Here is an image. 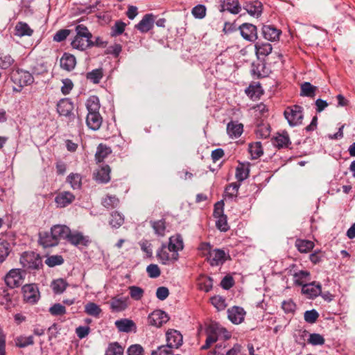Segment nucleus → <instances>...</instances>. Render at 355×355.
Masks as SVG:
<instances>
[{
	"instance_id": "e433bc0d",
	"label": "nucleus",
	"mask_w": 355,
	"mask_h": 355,
	"mask_svg": "<svg viewBox=\"0 0 355 355\" xmlns=\"http://www.w3.org/2000/svg\"><path fill=\"white\" fill-rule=\"evenodd\" d=\"M67 182L73 189H79L82 186V176L79 173H70L67 178Z\"/></svg>"
},
{
	"instance_id": "37998d69",
	"label": "nucleus",
	"mask_w": 355,
	"mask_h": 355,
	"mask_svg": "<svg viewBox=\"0 0 355 355\" xmlns=\"http://www.w3.org/2000/svg\"><path fill=\"white\" fill-rule=\"evenodd\" d=\"M248 150L252 159H257L263 154V149L260 142L250 144Z\"/></svg>"
},
{
	"instance_id": "5fc2aeb1",
	"label": "nucleus",
	"mask_w": 355,
	"mask_h": 355,
	"mask_svg": "<svg viewBox=\"0 0 355 355\" xmlns=\"http://www.w3.org/2000/svg\"><path fill=\"white\" fill-rule=\"evenodd\" d=\"M212 286V279L209 277H203L199 279L198 288L205 292H209Z\"/></svg>"
},
{
	"instance_id": "ea45409f",
	"label": "nucleus",
	"mask_w": 355,
	"mask_h": 355,
	"mask_svg": "<svg viewBox=\"0 0 355 355\" xmlns=\"http://www.w3.org/2000/svg\"><path fill=\"white\" fill-rule=\"evenodd\" d=\"M68 284L63 279H58L54 280L51 284L53 292L56 294L62 293L67 288Z\"/></svg>"
},
{
	"instance_id": "774afa93",
	"label": "nucleus",
	"mask_w": 355,
	"mask_h": 355,
	"mask_svg": "<svg viewBox=\"0 0 355 355\" xmlns=\"http://www.w3.org/2000/svg\"><path fill=\"white\" fill-rule=\"evenodd\" d=\"M171 349L170 347H168V345L166 346L162 345L157 347L156 350L153 351L151 355H171Z\"/></svg>"
},
{
	"instance_id": "6e6552de",
	"label": "nucleus",
	"mask_w": 355,
	"mask_h": 355,
	"mask_svg": "<svg viewBox=\"0 0 355 355\" xmlns=\"http://www.w3.org/2000/svg\"><path fill=\"white\" fill-rule=\"evenodd\" d=\"M222 326L218 324H211L209 325L207 329L206 343L202 347V349L208 348L212 343L220 339V334H221L220 329H222Z\"/></svg>"
},
{
	"instance_id": "b1692460",
	"label": "nucleus",
	"mask_w": 355,
	"mask_h": 355,
	"mask_svg": "<svg viewBox=\"0 0 355 355\" xmlns=\"http://www.w3.org/2000/svg\"><path fill=\"white\" fill-rule=\"evenodd\" d=\"M115 326L121 332H130L135 331L136 325L135 323L129 319H121L115 321Z\"/></svg>"
},
{
	"instance_id": "c756f323",
	"label": "nucleus",
	"mask_w": 355,
	"mask_h": 355,
	"mask_svg": "<svg viewBox=\"0 0 355 355\" xmlns=\"http://www.w3.org/2000/svg\"><path fill=\"white\" fill-rule=\"evenodd\" d=\"M167 246L173 252L178 253V251L183 249V241L180 235L176 234L169 239Z\"/></svg>"
},
{
	"instance_id": "4be33fe9",
	"label": "nucleus",
	"mask_w": 355,
	"mask_h": 355,
	"mask_svg": "<svg viewBox=\"0 0 355 355\" xmlns=\"http://www.w3.org/2000/svg\"><path fill=\"white\" fill-rule=\"evenodd\" d=\"M110 306L113 311H124L128 306V298L114 297L110 302Z\"/></svg>"
},
{
	"instance_id": "393cba45",
	"label": "nucleus",
	"mask_w": 355,
	"mask_h": 355,
	"mask_svg": "<svg viewBox=\"0 0 355 355\" xmlns=\"http://www.w3.org/2000/svg\"><path fill=\"white\" fill-rule=\"evenodd\" d=\"M76 64V58L69 53H64L60 59V67L66 71H71Z\"/></svg>"
},
{
	"instance_id": "864d4df0",
	"label": "nucleus",
	"mask_w": 355,
	"mask_h": 355,
	"mask_svg": "<svg viewBox=\"0 0 355 355\" xmlns=\"http://www.w3.org/2000/svg\"><path fill=\"white\" fill-rule=\"evenodd\" d=\"M211 302L212 305L218 311L224 310L227 306V304L225 303V300L220 295H216V296L212 297L211 298Z\"/></svg>"
},
{
	"instance_id": "6e6d98bb",
	"label": "nucleus",
	"mask_w": 355,
	"mask_h": 355,
	"mask_svg": "<svg viewBox=\"0 0 355 355\" xmlns=\"http://www.w3.org/2000/svg\"><path fill=\"white\" fill-rule=\"evenodd\" d=\"M128 289L130 291V297L133 300H140L143 297L144 291L141 288L136 286H131Z\"/></svg>"
},
{
	"instance_id": "680f3d73",
	"label": "nucleus",
	"mask_w": 355,
	"mask_h": 355,
	"mask_svg": "<svg viewBox=\"0 0 355 355\" xmlns=\"http://www.w3.org/2000/svg\"><path fill=\"white\" fill-rule=\"evenodd\" d=\"M216 227L223 232H226L229 230V225L227 222L226 216H220L219 217L216 218Z\"/></svg>"
},
{
	"instance_id": "f8f14e48",
	"label": "nucleus",
	"mask_w": 355,
	"mask_h": 355,
	"mask_svg": "<svg viewBox=\"0 0 355 355\" xmlns=\"http://www.w3.org/2000/svg\"><path fill=\"white\" fill-rule=\"evenodd\" d=\"M166 339L168 347L178 349L182 344V336L177 330L169 329L166 333Z\"/></svg>"
},
{
	"instance_id": "0e129e2a",
	"label": "nucleus",
	"mask_w": 355,
	"mask_h": 355,
	"mask_svg": "<svg viewBox=\"0 0 355 355\" xmlns=\"http://www.w3.org/2000/svg\"><path fill=\"white\" fill-rule=\"evenodd\" d=\"M144 348L139 344H135L130 345L128 350V355H144Z\"/></svg>"
},
{
	"instance_id": "9b49d317",
	"label": "nucleus",
	"mask_w": 355,
	"mask_h": 355,
	"mask_svg": "<svg viewBox=\"0 0 355 355\" xmlns=\"http://www.w3.org/2000/svg\"><path fill=\"white\" fill-rule=\"evenodd\" d=\"M239 30L241 36L248 41L254 42L258 37L257 26L252 24L244 23L239 26Z\"/></svg>"
},
{
	"instance_id": "cd10ccee",
	"label": "nucleus",
	"mask_w": 355,
	"mask_h": 355,
	"mask_svg": "<svg viewBox=\"0 0 355 355\" xmlns=\"http://www.w3.org/2000/svg\"><path fill=\"white\" fill-rule=\"evenodd\" d=\"M295 246L301 253H308L313 249L315 244L313 241L306 239H296Z\"/></svg>"
},
{
	"instance_id": "69168bd1",
	"label": "nucleus",
	"mask_w": 355,
	"mask_h": 355,
	"mask_svg": "<svg viewBox=\"0 0 355 355\" xmlns=\"http://www.w3.org/2000/svg\"><path fill=\"white\" fill-rule=\"evenodd\" d=\"M70 34V30L61 29L58 31L53 36V40L55 42L64 41Z\"/></svg>"
},
{
	"instance_id": "f704fd0d",
	"label": "nucleus",
	"mask_w": 355,
	"mask_h": 355,
	"mask_svg": "<svg viewBox=\"0 0 355 355\" xmlns=\"http://www.w3.org/2000/svg\"><path fill=\"white\" fill-rule=\"evenodd\" d=\"M310 272L307 270H299L293 274V281L295 284L303 286L309 280Z\"/></svg>"
},
{
	"instance_id": "052dcab7",
	"label": "nucleus",
	"mask_w": 355,
	"mask_h": 355,
	"mask_svg": "<svg viewBox=\"0 0 355 355\" xmlns=\"http://www.w3.org/2000/svg\"><path fill=\"white\" fill-rule=\"evenodd\" d=\"M49 312L52 315H62L66 313V309L60 304H55L49 309Z\"/></svg>"
},
{
	"instance_id": "7c9ffc66",
	"label": "nucleus",
	"mask_w": 355,
	"mask_h": 355,
	"mask_svg": "<svg viewBox=\"0 0 355 355\" xmlns=\"http://www.w3.org/2000/svg\"><path fill=\"white\" fill-rule=\"evenodd\" d=\"M110 168L109 166L105 165L96 171L95 178L98 182L106 183L110 180Z\"/></svg>"
},
{
	"instance_id": "de8ad7c7",
	"label": "nucleus",
	"mask_w": 355,
	"mask_h": 355,
	"mask_svg": "<svg viewBox=\"0 0 355 355\" xmlns=\"http://www.w3.org/2000/svg\"><path fill=\"white\" fill-rule=\"evenodd\" d=\"M87 78L94 84H98L103 78V70L96 69L87 73Z\"/></svg>"
},
{
	"instance_id": "bf43d9fd",
	"label": "nucleus",
	"mask_w": 355,
	"mask_h": 355,
	"mask_svg": "<svg viewBox=\"0 0 355 355\" xmlns=\"http://www.w3.org/2000/svg\"><path fill=\"white\" fill-rule=\"evenodd\" d=\"M282 308L286 313H293L295 311L296 305L292 300L289 299L282 302Z\"/></svg>"
},
{
	"instance_id": "423d86ee",
	"label": "nucleus",
	"mask_w": 355,
	"mask_h": 355,
	"mask_svg": "<svg viewBox=\"0 0 355 355\" xmlns=\"http://www.w3.org/2000/svg\"><path fill=\"white\" fill-rule=\"evenodd\" d=\"M157 257L163 264L175 261L178 259V253L172 251L166 245L163 244L157 252Z\"/></svg>"
},
{
	"instance_id": "338daca9",
	"label": "nucleus",
	"mask_w": 355,
	"mask_h": 355,
	"mask_svg": "<svg viewBox=\"0 0 355 355\" xmlns=\"http://www.w3.org/2000/svg\"><path fill=\"white\" fill-rule=\"evenodd\" d=\"M318 316L319 315L318 312L314 309L306 311L304 313V320L309 323H314L317 320Z\"/></svg>"
},
{
	"instance_id": "09e8293b",
	"label": "nucleus",
	"mask_w": 355,
	"mask_h": 355,
	"mask_svg": "<svg viewBox=\"0 0 355 355\" xmlns=\"http://www.w3.org/2000/svg\"><path fill=\"white\" fill-rule=\"evenodd\" d=\"M316 87L312 85L311 83L306 82L301 85V95L313 97L316 91Z\"/></svg>"
},
{
	"instance_id": "c85d7f7f",
	"label": "nucleus",
	"mask_w": 355,
	"mask_h": 355,
	"mask_svg": "<svg viewBox=\"0 0 355 355\" xmlns=\"http://www.w3.org/2000/svg\"><path fill=\"white\" fill-rule=\"evenodd\" d=\"M15 35L19 37L31 36L33 33V29L30 28L28 24L22 21L18 22L15 27Z\"/></svg>"
},
{
	"instance_id": "5701e85b",
	"label": "nucleus",
	"mask_w": 355,
	"mask_h": 355,
	"mask_svg": "<svg viewBox=\"0 0 355 355\" xmlns=\"http://www.w3.org/2000/svg\"><path fill=\"white\" fill-rule=\"evenodd\" d=\"M67 240L74 245H87L89 243L87 237L84 236L81 233L78 232L69 231V236Z\"/></svg>"
},
{
	"instance_id": "ddd939ff",
	"label": "nucleus",
	"mask_w": 355,
	"mask_h": 355,
	"mask_svg": "<svg viewBox=\"0 0 355 355\" xmlns=\"http://www.w3.org/2000/svg\"><path fill=\"white\" fill-rule=\"evenodd\" d=\"M75 200V196L70 191H61L55 198L58 207L63 208L71 204Z\"/></svg>"
},
{
	"instance_id": "9d476101",
	"label": "nucleus",
	"mask_w": 355,
	"mask_h": 355,
	"mask_svg": "<svg viewBox=\"0 0 355 355\" xmlns=\"http://www.w3.org/2000/svg\"><path fill=\"white\" fill-rule=\"evenodd\" d=\"M24 301L30 304L35 303L39 299V291L35 284H26L22 288Z\"/></svg>"
},
{
	"instance_id": "a878e982",
	"label": "nucleus",
	"mask_w": 355,
	"mask_h": 355,
	"mask_svg": "<svg viewBox=\"0 0 355 355\" xmlns=\"http://www.w3.org/2000/svg\"><path fill=\"white\" fill-rule=\"evenodd\" d=\"M220 12L227 10L232 14H238L241 11V6L238 0H225L221 4Z\"/></svg>"
},
{
	"instance_id": "72a5a7b5",
	"label": "nucleus",
	"mask_w": 355,
	"mask_h": 355,
	"mask_svg": "<svg viewBox=\"0 0 355 355\" xmlns=\"http://www.w3.org/2000/svg\"><path fill=\"white\" fill-rule=\"evenodd\" d=\"M85 105L88 113H99L100 102L97 96H90L87 100Z\"/></svg>"
},
{
	"instance_id": "39448f33",
	"label": "nucleus",
	"mask_w": 355,
	"mask_h": 355,
	"mask_svg": "<svg viewBox=\"0 0 355 355\" xmlns=\"http://www.w3.org/2000/svg\"><path fill=\"white\" fill-rule=\"evenodd\" d=\"M20 263L24 268L37 269L42 265V260L38 254L26 252L21 254Z\"/></svg>"
},
{
	"instance_id": "a211bd4d",
	"label": "nucleus",
	"mask_w": 355,
	"mask_h": 355,
	"mask_svg": "<svg viewBox=\"0 0 355 355\" xmlns=\"http://www.w3.org/2000/svg\"><path fill=\"white\" fill-rule=\"evenodd\" d=\"M103 118L100 113H87L86 123L89 128L97 130L101 126Z\"/></svg>"
},
{
	"instance_id": "f3484780",
	"label": "nucleus",
	"mask_w": 355,
	"mask_h": 355,
	"mask_svg": "<svg viewBox=\"0 0 355 355\" xmlns=\"http://www.w3.org/2000/svg\"><path fill=\"white\" fill-rule=\"evenodd\" d=\"M155 16L152 13L145 15L136 28L141 33H146L153 28Z\"/></svg>"
},
{
	"instance_id": "20e7f679",
	"label": "nucleus",
	"mask_w": 355,
	"mask_h": 355,
	"mask_svg": "<svg viewBox=\"0 0 355 355\" xmlns=\"http://www.w3.org/2000/svg\"><path fill=\"white\" fill-rule=\"evenodd\" d=\"M11 79L19 87V89L14 88V90L17 92H19L21 87L31 85L34 80L31 73L21 69L14 71L11 76Z\"/></svg>"
},
{
	"instance_id": "49530a36",
	"label": "nucleus",
	"mask_w": 355,
	"mask_h": 355,
	"mask_svg": "<svg viewBox=\"0 0 355 355\" xmlns=\"http://www.w3.org/2000/svg\"><path fill=\"white\" fill-rule=\"evenodd\" d=\"M34 343L33 337L32 336H19L15 339V345L16 346L24 348L28 345H32Z\"/></svg>"
},
{
	"instance_id": "4d7b16f0",
	"label": "nucleus",
	"mask_w": 355,
	"mask_h": 355,
	"mask_svg": "<svg viewBox=\"0 0 355 355\" xmlns=\"http://www.w3.org/2000/svg\"><path fill=\"white\" fill-rule=\"evenodd\" d=\"M191 13L194 17L202 19L206 15V7L204 5L199 4L193 8Z\"/></svg>"
},
{
	"instance_id": "e2e57ef3",
	"label": "nucleus",
	"mask_w": 355,
	"mask_h": 355,
	"mask_svg": "<svg viewBox=\"0 0 355 355\" xmlns=\"http://www.w3.org/2000/svg\"><path fill=\"white\" fill-rule=\"evenodd\" d=\"M240 184L236 182L230 184L225 189L226 195L232 198L237 196Z\"/></svg>"
},
{
	"instance_id": "4c0bfd02",
	"label": "nucleus",
	"mask_w": 355,
	"mask_h": 355,
	"mask_svg": "<svg viewBox=\"0 0 355 355\" xmlns=\"http://www.w3.org/2000/svg\"><path fill=\"white\" fill-rule=\"evenodd\" d=\"M255 50L258 56H266L272 52V47L269 43L257 42L255 44Z\"/></svg>"
},
{
	"instance_id": "412c9836",
	"label": "nucleus",
	"mask_w": 355,
	"mask_h": 355,
	"mask_svg": "<svg viewBox=\"0 0 355 355\" xmlns=\"http://www.w3.org/2000/svg\"><path fill=\"white\" fill-rule=\"evenodd\" d=\"M243 132V125L238 121H232L227 125V133L231 138L239 137Z\"/></svg>"
},
{
	"instance_id": "a19ab883",
	"label": "nucleus",
	"mask_w": 355,
	"mask_h": 355,
	"mask_svg": "<svg viewBox=\"0 0 355 355\" xmlns=\"http://www.w3.org/2000/svg\"><path fill=\"white\" fill-rule=\"evenodd\" d=\"M111 152L112 151L109 147L100 144L97 148V151L95 155L96 159L97 162H101L108 155L111 153Z\"/></svg>"
},
{
	"instance_id": "58836bf2",
	"label": "nucleus",
	"mask_w": 355,
	"mask_h": 355,
	"mask_svg": "<svg viewBox=\"0 0 355 355\" xmlns=\"http://www.w3.org/2000/svg\"><path fill=\"white\" fill-rule=\"evenodd\" d=\"M85 312L89 315L98 318L102 310L94 302H89L85 306Z\"/></svg>"
},
{
	"instance_id": "3c124183",
	"label": "nucleus",
	"mask_w": 355,
	"mask_h": 355,
	"mask_svg": "<svg viewBox=\"0 0 355 355\" xmlns=\"http://www.w3.org/2000/svg\"><path fill=\"white\" fill-rule=\"evenodd\" d=\"M15 62L14 59L9 54L1 53L0 55V67L3 69H8Z\"/></svg>"
},
{
	"instance_id": "f257e3e1",
	"label": "nucleus",
	"mask_w": 355,
	"mask_h": 355,
	"mask_svg": "<svg viewBox=\"0 0 355 355\" xmlns=\"http://www.w3.org/2000/svg\"><path fill=\"white\" fill-rule=\"evenodd\" d=\"M75 31L76 34L71 42L73 49L84 51L94 46V42L92 41V34L85 26L83 24L77 25Z\"/></svg>"
},
{
	"instance_id": "79ce46f5",
	"label": "nucleus",
	"mask_w": 355,
	"mask_h": 355,
	"mask_svg": "<svg viewBox=\"0 0 355 355\" xmlns=\"http://www.w3.org/2000/svg\"><path fill=\"white\" fill-rule=\"evenodd\" d=\"M119 200L116 196L107 195L102 200V205L107 209H112L118 206Z\"/></svg>"
},
{
	"instance_id": "dca6fc26",
	"label": "nucleus",
	"mask_w": 355,
	"mask_h": 355,
	"mask_svg": "<svg viewBox=\"0 0 355 355\" xmlns=\"http://www.w3.org/2000/svg\"><path fill=\"white\" fill-rule=\"evenodd\" d=\"M73 110V104L69 98H62L57 104V111L61 116H69Z\"/></svg>"
},
{
	"instance_id": "2f4dec72",
	"label": "nucleus",
	"mask_w": 355,
	"mask_h": 355,
	"mask_svg": "<svg viewBox=\"0 0 355 355\" xmlns=\"http://www.w3.org/2000/svg\"><path fill=\"white\" fill-rule=\"evenodd\" d=\"M249 172L250 170L248 164L239 163L236 168V178L238 181L242 182L248 177Z\"/></svg>"
},
{
	"instance_id": "f03ea898",
	"label": "nucleus",
	"mask_w": 355,
	"mask_h": 355,
	"mask_svg": "<svg viewBox=\"0 0 355 355\" xmlns=\"http://www.w3.org/2000/svg\"><path fill=\"white\" fill-rule=\"evenodd\" d=\"M201 254L207 257V261L212 266L222 265L228 254L221 249H213L210 243H202L199 247Z\"/></svg>"
},
{
	"instance_id": "7ed1b4c3",
	"label": "nucleus",
	"mask_w": 355,
	"mask_h": 355,
	"mask_svg": "<svg viewBox=\"0 0 355 355\" xmlns=\"http://www.w3.org/2000/svg\"><path fill=\"white\" fill-rule=\"evenodd\" d=\"M302 107L299 105L288 107L284 114L291 126H296L302 123L303 119Z\"/></svg>"
},
{
	"instance_id": "603ef678",
	"label": "nucleus",
	"mask_w": 355,
	"mask_h": 355,
	"mask_svg": "<svg viewBox=\"0 0 355 355\" xmlns=\"http://www.w3.org/2000/svg\"><path fill=\"white\" fill-rule=\"evenodd\" d=\"M10 252V244L3 239H0V263L3 262Z\"/></svg>"
},
{
	"instance_id": "4468645a",
	"label": "nucleus",
	"mask_w": 355,
	"mask_h": 355,
	"mask_svg": "<svg viewBox=\"0 0 355 355\" xmlns=\"http://www.w3.org/2000/svg\"><path fill=\"white\" fill-rule=\"evenodd\" d=\"M282 31L271 25H263L262 27V35L263 37L270 42L277 41Z\"/></svg>"
},
{
	"instance_id": "1a4fd4ad",
	"label": "nucleus",
	"mask_w": 355,
	"mask_h": 355,
	"mask_svg": "<svg viewBox=\"0 0 355 355\" xmlns=\"http://www.w3.org/2000/svg\"><path fill=\"white\" fill-rule=\"evenodd\" d=\"M168 319V316L164 311L155 310L148 315V322L151 326L159 327L167 322Z\"/></svg>"
},
{
	"instance_id": "0eeeda50",
	"label": "nucleus",
	"mask_w": 355,
	"mask_h": 355,
	"mask_svg": "<svg viewBox=\"0 0 355 355\" xmlns=\"http://www.w3.org/2000/svg\"><path fill=\"white\" fill-rule=\"evenodd\" d=\"M24 273L19 269H12L5 277L6 284L10 288L19 286L23 283Z\"/></svg>"
},
{
	"instance_id": "a18cd8bd",
	"label": "nucleus",
	"mask_w": 355,
	"mask_h": 355,
	"mask_svg": "<svg viewBox=\"0 0 355 355\" xmlns=\"http://www.w3.org/2000/svg\"><path fill=\"white\" fill-rule=\"evenodd\" d=\"M123 348L116 342L110 343L105 352V355H123Z\"/></svg>"
},
{
	"instance_id": "473e14b6",
	"label": "nucleus",
	"mask_w": 355,
	"mask_h": 355,
	"mask_svg": "<svg viewBox=\"0 0 355 355\" xmlns=\"http://www.w3.org/2000/svg\"><path fill=\"white\" fill-rule=\"evenodd\" d=\"M40 242L44 248L55 246L57 245L56 239L53 237V232H44L40 234Z\"/></svg>"
},
{
	"instance_id": "2eb2a0df",
	"label": "nucleus",
	"mask_w": 355,
	"mask_h": 355,
	"mask_svg": "<svg viewBox=\"0 0 355 355\" xmlns=\"http://www.w3.org/2000/svg\"><path fill=\"white\" fill-rule=\"evenodd\" d=\"M321 285L319 283L313 282L309 284H305L302 288L303 294L307 295L309 298H313L318 296L321 293Z\"/></svg>"
},
{
	"instance_id": "c03bdc74",
	"label": "nucleus",
	"mask_w": 355,
	"mask_h": 355,
	"mask_svg": "<svg viewBox=\"0 0 355 355\" xmlns=\"http://www.w3.org/2000/svg\"><path fill=\"white\" fill-rule=\"evenodd\" d=\"M151 226L155 234L159 236H164L165 234L166 225L164 220H159L151 222Z\"/></svg>"
},
{
	"instance_id": "13d9d810",
	"label": "nucleus",
	"mask_w": 355,
	"mask_h": 355,
	"mask_svg": "<svg viewBox=\"0 0 355 355\" xmlns=\"http://www.w3.org/2000/svg\"><path fill=\"white\" fill-rule=\"evenodd\" d=\"M63 261H64V259L62 256L52 255V256L49 257L46 259L45 263L49 266L53 267V266L62 264L63 263Z\"/></svg>"
},
{
	"instance_id": "8fccbe9b",
	"label": "nucleus",
	"mask_w": 355,
	"mask_h": 355,
	"mask_svg": "<svg viewBox=\"0 0 355 355\" xmlns=\"http://www.w3.org/2000/svg\"><path fill=\"white\" fill-rule=\"evenodd\" d=\"M123 217L117 211L112 212L109 221L110 225L114 228H119L123 224Z\"/></svg>"
},
{
	"instance_id": "bb28decb",
	"label": "nucleus",
	"mask_w": 355,
	"mask_h": 355,
	"mask_svg": "<svg viewBox=\"0 0 355 355\" xmlns=\"http://www.w3.org/2000/svg\"><path fill=\"white\" fill-rule=\"evenodd\" d=\"M247 12L254 17H259L262 12V3L260 1H255L247 3L245 6Z\"/></svg>"
},
{
	"instance_id": "aec40b11",
	"label": "nucleus",
	"mask_w": 355,
	"mask_h": 355,
	"mask_svg": "<svg viewBox=\"0 0 355 355\" xmlns=\"http://www.w3.org/2000/svg\"><path fill=\"white\" fill-rule=\"evenodd\" d=\"M53 237L56 239V243L61 239H66L69 236L70 229L66 225H54L51 230Z\"/></svg>"
},
{
	"instance_id": "6ab92c4d",
	"label": "nucleus",
	"mask_w": 355,
	"mask_h": 355,
	"mask_svg": "<svg viewBox=\"0 0 355 355\" xmlns=\"http://www.w3.org/2000/svg\"><path fill=\"white\" fill-rule=\"evenodd\" d=\"M228 318L234 324H240L244 319L245 311L243 309L234 306L227 311Z\"/></svg>"
},
{
	"instance_id": "c9c22d12",
	"label": "nucleus",
	"mask_w": 355,
	"mask_h": 355,
	"mask_svg": "<svg viewBox=\"0 0 355 355\" xmlns=\"http://www.w3.org/2000/svg\"><path fill=\"white\" fill-rule=\"evenodd\" d=\"M290 143V139L287 132L277 134L273 139V145L280 148L287 147Z\"/></svg>"
}]
</instances>
